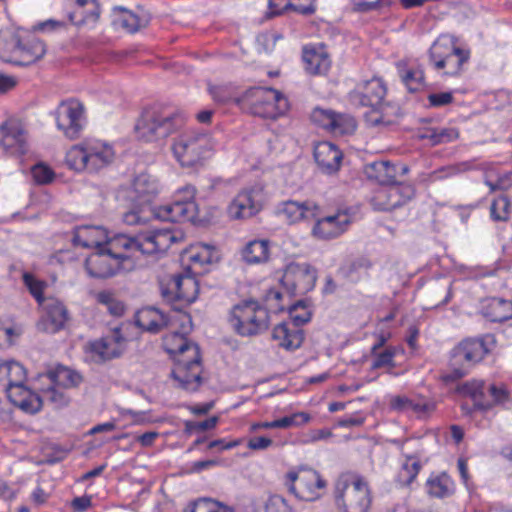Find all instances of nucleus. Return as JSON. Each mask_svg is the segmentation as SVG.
I'll list each match as a JSON object with an SVG mask.
<instances>
[{
  "mask_svg": "<svg viewBox=\"0 0 512 512\" xmlns=\"http://www.w3.org/2000/svg\"><path fill=\"white\" fill-rule=\"evenodd\" d=\"M43 387H38L43 402L48 401L56 407L64 406L68 403L64 389L55 384L41 383Z\"/></svg>",
  "mask_w": 512,
  "mask_h": 512,
  "instance_id": "09e8293b",
  "label": "nucleus"
},
{
  "mask_svg": "<svg viewBox=\"0 0 512 512\" xmlns=\"http://www.w3.org/2000/svg\"><path fill=\"white\" fill-rule=\"evenodd\" d=\"M125 349V339L118 330L98 340L89 342L86 352L96 362H103L118 357Z\"/></svg>",
  "mask_w": 512,
  "mask_h": 512,
  "instance_id": "b1692460",
  "label": "nucleus"
},
{
  "mask_svg": "<svg viewBox=\"0 0 512 512\" xmlns=\"http://www.w3.org/2000/svg\"><path fill=\"white\" fill-rule=\"evenodd\" d=\"M470 59V50L452 35H441L429 49V64L440 75L457 76Z\"/></svg>",
  "mask_w": 512,
  "mask_h": 512,
  "instance_id": "423d86ee",
  "label": "nucleus"
},
{
  "mask_svg": "<svg viewBox=\"0 0 512 512\" xmlns=\"http://www.w3.org/2000/svg\"><path fill=\"white\" fill-rule=\"evenodd\" d=\"M31 174L34 181L38 184H49L55 178L54 170L45 163H37L31 168Z\"/></svg>",
  "mask_w": 512,
  "mask_h": 512,
  "instance_id": "680f3d73",
  "label": "nucleus"
},
{
  "mask_svg": "<svg viewBox=\"0 0 512 512\" xmlns=\"http://www.w3.org/2000/svg\"><path fill=\"white\" fill-rule=\"evenodd\" d=\"M27 378L24 366L14 360L0 361V383L4 386L6 393L14 386H23Z\"/></svg>",
  "mask_w": 512,
  "mask_h": 512,
  "instance_id": "4c0bfd02",
  "label": "nucleus"
},
{
  "mask_svg": "<svg viewBox=\"0 0 512 512\" xmlns=\"http://www.w3.org/2000/svg\"><path fill=\"white\" fill-rule=\"evenodd\" d=\"M264 512H296L288 501L280 495L270 496L265 503Z\"/></svg>",
  "mask_w": 512,
  "mask_h": 512,
  "instance_id": "e2e57ef3",
  "label": "nucleus"
},
{
  "mask_svg": "<svg viewBox=\"0 0 512 512\" xmlns=\"http://www.w3.org/2000/svg\"><path fill=\"white\" fill-rule=\"evenodd\" d=\"M170 150L173 158L182 168H198L212 156L215 142L205 132L187 129L172 139Z\"/></svg>",
  "mask_w": 512,
  "mask_h": 512,
  "instance_id": "20e7f679",
  "label": "nucleus"
},
{
  "mask_svg": "<svg viewBox=\"0 0 512 512\" xmlns=\"http://www.w3.org/2000/svg\"><path fill=\"white\" fill-rule=\"evenodd\" d=\"M209 92L214 101L218 103L226 104L233 102L244 108V102H240L242 95L239 96L236 87L231 84L210 86Z\"/></svg>",
  "mask_w": 512,
  "mask_h": 512,
  "instance_id": "49530a36",
  "label": "nucleus"
},
{
  "mask_svg": "<svg viewBox=\"0 0 512 512\" xmlns=\"http://www.w3.org/2000/svg\"><path fill=\"white\" fill-rule=\"evenodd\" d=\"M270 245L267 240L249 241L242 249L243 260L249 264L263 263L268 260Z\"/></svg>",
  "mask_w": 512,
  "mask_h": 512,
  "instance_id": "c03bdc74",
  "label": "nucleus"
},
{
  "mask_svg": "<svg viewBox=\"0 0 512 512\" xmlns=\"http://www.w3.org/2000/svg\"><path fill=\"white\" fill-rule=\"evenodd\" d=\"M195 196L196 188L186 184L175 191L172 203L158 207L154 215L163 221L194 222L198 218Z\"/></svg>",
  "mask_w": 512,
  "mask_h": 512,
  "instance_id": "ddd939ff",
  "label": "nucleus"
},
{
  "mask_svg": "<svg viewBox=\"0 0 512 512\" xmlns=\"http://www.w3.org/2000/svg\"><path fill=\"white\" fill-rule=\"evenodd\" d=\"M390 408L396 412L415 416L419 419L428 418L436 409V402L422 395H395L390 398Z\"/></svg>",
  "mask_w": 512,
  "mask_h": 512,
  "instance_id": "5701e85b",
  "label": "nucleus"
},
{
  "mask_svg": "<svg viewBox=\"0 0 512 512\" xmlns=\"http://www.w3.org/2000/svg\"><path fill=\"white\" fill-rule=\"evenodd\" d=\"M113 23L123 28L129 33L137 32L140 28L145 27L148 23L146 18L140 17L122 7L115 8Z\"/></svg>",
  "mask_w": 512,
  "mask_h": 512,
  "instance_id": "a18cd8bd",
  "label": "nucleus"
},
{
  "mask_svg": "<svg viewBox=\"0 0 512 512\" xmlns=\"http://www.w3.org/2000/svg\"><path fill=\"white\" fill-rule=\"evenodd\" d=\"M135 323L142 330L155 333L169 326V316L153 307L142 308L135 314Z\"/></svg>",
  "mask_w": 512,
  "mask_h": 512,
  "instance_id": "ea45409f",
  "label": "nucleus"
},
{
  "mask_svg": "<svg viewBox=\"0 0 512 512\" xmlns=\"http://www.w3.org/2000/svg\"><path fill=\"white\" fill-rule=\"evenodd\" d=\"M0 149L10 156H22L29 151L28 132L21 120L8 118L0 124Z\"/></svg>",
  "mask_w": 512,
  "mask_h": 512,
  "instance_id": "dca6fc26",
  "label": "nucleus"
},
{
  "mask_svg": "<svg viewBox=\"0 0 512 512\" xmlns=\"http://www.w3.org/2000/svg\"><path fill=\"white\" fill-rule=\"evenodd\" d=\"M97 301L104 305L113 316H121L124 313V304L109 291L99 292L97 294Z\"/></svg>",
  "mask_w": 512,
  "mask_h": 512,
  "instance_id": "13d9d810",
  "label": "nucleus"
},
{
  "mask_svg": "<svg viewBox=\"0 0 512 512\" xmlns=\"http://www.w3.org/2000/svg\"><path fill=\"white\" fill-rule=\"evenodd\" d=\"M279 213L289 223L310 220L319 215V205L313 200H288L279 206Z\"/></svg>",
  "mask_w": 512,
  "mask_h": 512,
  "instance_id": "c85d7f7f",
  "label": "nucleus"
},
{
  "mask_svg": "<svg viewBox=\"0 0 512 512\" xmlns=\"http://www.w3.org/2000/svg\"><path fill=\"white\" fill-rule=\"evenodd\" d=\"M334 117L335 112L328 109L315 108L311 113L312 122L329 133L333 127Z\"/></svg>",
  "mask_w": 512,
  "mask_h": 512,
  "instance_id": "052dcab7",
  "label": "nucleus"
},
{
  "mask_svg": "<svg viewBox=\"0 0 512 512\" xmlns=\"http://www.w3.org/2000/svg\"><path fill=\"white\" fill-rule=\"evenodd\" d=\"M414 196L410 185L391 184L377 188L371 198V205L376 210L390 211L406 204Z\"/></svg>",
  "mask_w": 512,
  "mask_h": 512,
  "instance_id": "f3484780",
  "label": "nucleus"
},
{
  "mask_svg": "<svg viewBox=\"0 0 512 512\" xmlns=\"http://www.w3.org/2000/svg\"><path fill=\"white\" fill-rule=\"evenodd\" d=\"M296 0H269V15L276 16L284 12H309L311 11L310 6H301L295 4Z\"/></svg>",
  "mask_w": 512,
  "mask_h": 512,
  "instance_id": "8fccbe9b",
  "label": "nucleus"
},
{
  "mask_svg": "<svg viewBox=\"0 0 512 512\" xmlns=\"http://www.w3.org/2000/svg\"><path fill=\"white\" fill-rule=\"evenodd\" d=\"M229 323L240 336L258 335L269 326L268 309L256 301H244L232 308Z\"/></svg>",
  "mask_w": 512,
  "mask_h": 512,
  "instance_id": "6e6552de",
  "label": "nucleus"
},
{
  "mask_svg": "<svg viewBox=\"0 0 512 512\" xmlns=\"http://www.w3.org/2000/svg\"><path fill=\"white\" fill-rule=\"evenodd\" d=\"M289 318L291 323L300 328L301 325L307 323L311 319V310L306 303L300 301L292 305L289 310Z\"/></svg>",
  "mask_w": 512,
  "mask_h": 512,
  "instance_id": "bf43d9fd",
  "label": "nucleus"
},
{
  "mask_svg": "<svg viewBox=\"0 0 512 512\" xmlns=\"http://www.w3.org/2000/svg\"><path fill=\"white\" fill-rule=\"evenodd\" d=\"M21 46V38L18 34L7 32L0 35V58L7 63L13 64L12 59L5 57V54L18 56Z\"/></svg>",
  "mask_w": 512,
  "mask_h": 512,
  "instance_id": "de8ad7c7",
  "label": "nucleus"
},
{
  "mask_svg": "<svg viewBox=\"0 0 512 512\" xmlns=\"http://www.w3.org/2000/svg\"><path fill=\"white\" fill-rule=\"evenodd\" d=\"M314 158L324 173L332 174L340 168L342 152L335 144L322 141L314 146Z\"/></svg>",
  "mask_w": 512,
  "mask_h": 512,
  "instance_id": "7c9ffc66",
  "label": "nucleus"
},
{
  "mask_svg": "<svg viewBox=\"0 0 512 512\" xmlns=\"http://www.w3.org/2000/svg\"><path fill=\"white\" fill-rule=\"evenodd\" d=\"M171 332L163 339L166 352L174 361L172 377L177 385L187 391H196L201 384V357L199 347L186 336L192 331L189 314L173 311L169 315Z\"/></svg>",
  "mask_w": 512,
  "mask_h": 512,
  "instance_id": "f257e3e1",
  "label": "nucleus"
},
{
  "mask_svg": "<svg viewBox=\"0 0 512 512\" xmlns=\"http://www.w3.org/2000/svg\"><path fill=\"white\" fill-rule=\"evenodd\" d=\"M391 512H433L432 509L422 505H411L406 500L396 503Z\"/></svg>",
  "mask_w": 512,
  "mask_h": 512,
  "instance_id": "774afa93",
  "label": "nucleus"
},
{
  "mask_svg": "<svg viewBox=\"0 0 512 512\" xmlns=\"http://www.w3.org/2000/svg\"><path fill=\"white\" fill-rule=\"evenodd\" d=\"M425 489L430 497L445 499L455 493L456 485L447 473H432L426 480Z\"/></svg>",
  "mask_w": 512,
  "mask_h": 512,
  "instance_id": "58836bf2",
  "label": "nucleus"
},
{
  "mask_svg": "<svg viewBox=\"0 0 512 512\" xmlns=\"http://www.w3.org/2000/svg\"><path fill=\"white\" fill-rule=\"evenodd\" d=\"M421 469L422 463L417 454L403 453L400 459L397 481L402 486H409L416 480Z\"/></svg>",
  "mask_w": 512,
  "mask_h": 512,
  "instance_id": "79ce46f5",
  "label": "nucleus"
},
{
  "mask_svg": "<svg viewBox=\"0 0 512 512\" xmlns=\"http://www.w3.org/2000/svg\"><path fill=\"white\" fill-rule=\"evenodd\" d=\"M388 336L381 334L379 336L378 343L372 347V363L371 366L374 369L379 368H391L394 366L393 360L397 353L402 352V349L388 346L382 349L384 343L387 341Z\"/></svg>",
  "mask_w": 512,
  "mask_h": 512,
  "instance_id": "37998d69",
  "label": "nucleus"
},
{
  "mask_svg": "<svg viewBox=\"0 0 512 512\" xmlns=\"http://www.w3.org/2000/svg\"><path fill=\"white\" fill-rule=\"evenodd\" d=\"M199 293V284L195 276L189 271L172 277L163 295L171 301H179L183 305L193 303Z\"/></svg>",
  "mask_w": 512,
  "mask_h": 512,
  "instance_id": "4be33fe9",
  "label": "nucleus"
},
{
  "mask_svg": "<svg viewBox=\"0 0 512 512\" xmlns=\"http://www.w3.org/2000/svg\"><path fill=\"white\" fill-rule=\"evenodd\" d=\"M151 214L147 205L136 204V207L123 214V222L127 225H140L148 221Z\"/></svg>",
  "mask_w": 512,
  "mask_h": 512,
  "instance_id": "6e6d98bb",
  "label": "nucleus"
},
{
  "mask_svg": "<svg viewBox=\"0 0 512 512\" xmlns=\"http://www.w3.org/2000/svg\"><path fill=\"white\" fill-rule=\"evenodd\" d=\"M116 158L114 146L98 138H86L70 146L65 153V165L78 174L96 175L109 167Z\"/></svg>",
  "mask_w": 512,
  "mask_h": 512,
  "instance_id": "7ed1b4c3",
  "label": "nucleus"
},
{
  "mask_svg": "<svg viewBox=\"0 0 512 512\" xmlns=\"http://www.w3.org/2000/svg\"><path fill=\"white\" fill-rule=\"evenodd\" d=\"M480 351L479 339H465L453 349L451 365L454 367L451 373L443 376L444 381H454L463 377L467 369L476 363V357Z\"/></svg>",
  "mask_w": 512,
  "mask_h": 512,
  "instance_id": "aec40b11",
  "label": "nucleus"
},
{
  "mask_svg": "<svg viewBox=\"0 0 512 512\" xmlns=\"http://www.w3.org/2000/svg\"><path fill=\"white\" fill-rule=\"evenodd\" d=\"M312 219L314 224L311 235L317 240L329 241L339 238L348 231L354 220V214L350 208H338L321 215L319 208V215Z\"/></svg>",
  "mask_w": 512,
  "mask_h": 512,
  "instance_id": "4468645a",
  "label": "nucleus"
},
{
  "mask_svg": "<svg viewBox=\"0 0 512 512\" xmlns=\"http://www.w3.org/2000/svg\"><path fill=\"white\" fill-rule=\"evenodd\" d=\"M46 52L45 45L35 37H30L25 42L21 41L18 56L5 54V57L13 60V64L27 66L41 59Z\"/></svg>",
  "mask_w": 512,
  "mask_h": 512,
  "instance_id": "c9c22d12",
  "label": "nucleus"
},
{
  "mask_svg": "<svg viewBox=\"0 0 512 512\" xmlns=\"http://www.w3.org/2000/svg\"><path fill=\"white\" fill-rule=\"evenodd\" d=\"M458 392L464 396L469 397L473 400L474 407H478L480 402L478 397L480 395V383L476 380L469 381L458 387Z\"/></svg>",
  "mask_w": 512,
  "mask_h": 512,
  "instance_id": "0e129e2a",
  "label": "nucleus"
},
{
  "mask_svg": "<svg viewBox=\"0 0 512 512\" xmlns=\"http://www.w3.org/2000/svg\"><path fill=\"white\" fill-rule=\"evenodd\" d=\"M428 104L430 107H444L453 102V93L450 91L447 92H438V93H431L428 95Z\"/></svg>",
  "mask_w": 512,
  "mask_h": 512,
  "instance_id": "69168bd1",
  "label": "nucleus"
},
{
  "mask_svg": "<svg viewBox=\"0 0 512 512\" xmlns=\"http://www.w3.org/2000/svg\"><path fill=\"white\" fill-rule=\"evenodd\" d=\"M482 316L491 322H503L512 318V301L501 297L482 299Z\"/></svg>",
  "mask_w": 512,
  "mask_h": 512,
  "instance_id": "f704fd0d",
  "label": "nucleus"
},
{
  "mask_svg": "<svg viewBox=\"0 0 512 512\" xmlns=\"http://www.w3.org/2000/svg\"><path fill=\"white\" fill-rule=\"evenodd\" d=\"M333 122V127H331L330 133L334 135L351 134L356 129L355 119L347 114L335 113Z\"/></svg>",
  "mask_w": 512,
  "mask_h": 512,
  "instance_id": "603ef678",
  "label": "nucleus"
},
{
  "mask_svg": "<svg viewBox=\"0 0 512 512\" xmlns=\"http://www.w3.org/2000/svg\"><path fill=\"white\" fill-rule=\"evenodd\" d=\"M184 123L180 114H165L156 110H145L135 125L138 139L153 142L166 138Z\"/></svg>",
  "mask_w": 512,
  "mask_h": 512,
  "instance_id": "9d476101",
  "label": "nucleus"
},
{
  "mask_svg": "<svg viewBox=\"0 0 512 512\" xmlns=\"http://www.w3.org/2000/svg\"><path fill=\"white\" fill-rule=\"evenodd\" d=\"M110 239L108 231L102 226L81 225L74 230L73 242L84 248L100 249L106 247Z\"/></svg>",
  "mask_w": 512,
  "mask_h": 512,
  "instance_id": "c756f323",
  "label": "nucleus"
},
{
  "mask_svg": "<svg viewBox=\"0 0 512 512\" xmlns=\"http://www.w3.org/2000/svg\"><path fill=\"white\" fill-rule=\"evenodd\" d=\"M272 339L279 347L292 351L301 346L304 335L301 328L289 321H284L273 328Z\"/></svg>",
  "mask_w": 512,
  "mask_h": 512,
  "instance_id": "2f4dec72",
  "label": "nucleus"
},
{
  "mask_svg": "<svg viewBox=\"0 0 512 512\" xmlns=\"http://www.w3.org/2000/svg\"><path fill=\"white\" fill-rule=\"evenodd\" d=\"M161 185L155 176L147 173L137 175L131 184L122 189L119 197L134 204L147 205L160 192Z\"/></svg>",
  "mask_w": 512,
  "mask_h": 512,
  "instance_id": "a211bd4d",
  "label": "nucleus"
},
{
  "mask_svg": "<svg viewBox=\"0 0 512 512\" xmlns=\"http://www.w3.org/2000/svg\"><path fill=\"white\" fill-rule=\"evenodd\" d=\"M262 201L263 192L260 187L244 189L229 204L227 213L235 220L250 218L261 210Z\"/></svg>",
  "mask_w": 512,
  "mask_h": 512,
  "instance_id": "412c9836",
  "label": "nucleus"
},
{
  "mask_svg": "<svg viewBox=\"0 0 512 512\" xmlns=\"http://www.w3.org/2000/svg\"><path fill=\"white\" fill-rule=\"evenodd\" d=\"M317 279L316 270L306 263H290L281 278L289 293H305L313 289Z\"/></svg>",
  "mask_w": 512,
  "mask_h": 512,
  "instance_id": "6ab92c4d",
  "label": "nucleus"
},
{
  "mask_svg": "<svg viewBox=\"0 0 512 512\" xmlns=\"http://www.w3.org/2000/svg\"><path fill=\"white\" fill-rule=\"evenodd\" d=\"M284 485L296 499L312 502L322 497L327 483L316 470L299 467L285 475Z\"/></svg>",
  "mask_w": 512,
  "mask_h": 512,
  "instance_id": "9b49d317",
  "label": "nucleus"
},
{
  "mask_svg": "<svg viewBox=\"0 0 512 512\" xmlns=\"http://www.w3.org/2000/svg\"><path fill=\"white\" fill-rule=\"evenodd\" d=\"M23 281L25 286L28 288L29 292L36 299L39 305H41L46 298L43 297V293L45 288L47 287V283L43 280L36 278L31 273L23 274Z\"/></svg>",
  "mask_w": 512,
  "mask_h": 512,
  "instance_id": "5fc2aeb1",
  "label": "nucleus"
},
{
  "mask_svg": "<svg viewBox=\"0 0 512 512\" xmlns=\"http://www.w3.org/2000/svg\"><path fill=\"white\" fill-rule=\"evenodd\" d=\"M407 171L406 166L398 167L387 160L375 161L367 167L368 177L380 183L381 186L397 184L396 178L399 173L405 174Z\"/></svg>",
  "mask_w": 512,
  "mask_h": 512,
  "instance_id": "72a5a7b5",
  "label": "nucleus"
},
{
  "mask_svg": "<svg viewBox=\"0 0 512 512\" xmlns=\"http://www.w3.org/2000/svg\"><path fill=\"white\" fill-rule=\"evenodd\" d=\"M283 294L277 289H271L266 294V302L269 309L278 312L284 309L281 304Z\"/></svg>",
  "mask_w": 512,
  "mask_h": 512,
  "instance_id": "338daca9",
  "label": "nucleus"
},
{
  "mask_svg": "<svg viewBox=\"0 0 512 512\" xmlns=\"http://www.w3.org/2000/svg\"><path fill=\"white\" fill-rule=\"evenodd\" d=\"M311 416L306 412H296L289 416L274 420L276 428L287 429L290 427H299L310 422Z\"/></svg>",
  "mask_w": 512,
  "mask_h": 512,
  "instance_id": "4d7b16f0",
  "label": "nucleus"
},
{
  "mask_svg": "<svg viewBox=\"0 0 512 512\" xmlns=\"http://www.w3.org/2000/svg\"><path fill=\"white\" fill-rule=\"evenodd\" d=\"M386 95V86L380 78H372L370 80L358 83L349 98L352 104L358 106L370 107L371 110L366 114V121L372 126L385 125L393 123L392 117L388 110L394 108L384 105L383 100Z\"/></svg>",
  "mask_w": 512,
  "mask_h": 512,
  "instance_id": "39448f33",
  "label": "nucleus"
},
{
  "mask_svg": "<svg viewBox=\"0 0 512 512\" xmlns=\"http://www.w3.org/2000/svg\"><path fill=\"white\" fill-rule=\"evenodd\" d=\"M184 512H234V510L211 499H199L190 504Z\"/></svg>",
  "mask_w": 512,
  "mask_h": 512,
  "instance_id": "864d4df0",
  "label": "nucleus"
},
{
  "mask_svg": "<svg viewBox=\"0 0 512 512\" xmlns=\"http://www.w3.org/2000/svg\"><path fill=\"white\" fill-rule=\"evenodd\" d=\"M7 397L15 406L30 414L39 412L43 405L41 395L32 392L24 385L9 389Z\"/></svg>",
  "mask_w": 512,
  "mask_h": 512,
  "instance_id": "473e14b6",
  "label": "nucleus"
},
{
  "mask_svg": "<svg viewBox=\"0 0 512 512\" xmlns=\"http://www.w3.org/2000/svg\"><path fill=\"white\" fill-rule=\"evenodd\" d=\"M131 237L118 234L112 237L107 246L89 255L85 269L90 277L109 278L121 271L131 270L135 262L130 249Z\"/></svg>",
  "mask_w": 512,
  "mask_h": 512,
  "instance_id": "f03ea898",
  "label": "nucleus"
},
{
  "mask_svg": "<svg viewBox=\"0 0 512 512\" xmlns=\"http://www.w3.org/2000/svg\"><path fill=\"white\" fill-rule=\"evenodd\" d=\"M219 259L220 252L215 245L201 242L191 244L181 255L182 262L188 264L194 273L205 270L206 266L218 262Z\"/></svg>",
  "mask_w": 512,
  "mask_h": 512,
  "instance_id": "a878e982",
  "label": "nucleus"
},
{
  "mask_svg": "<svg viewBox=\"0 0 512 512\" xmlns=\"http://www.w3.org/2000/svg\"><path fill=\"white\" fill-rule=\"evenodd\" d=\"M240 102H244V108L250 113L265 119H277L289 110L288 99L273 88H250L242 94Z\"/></svg>",
  "mask_w": 512,
  "mask_h": 512,
  "instance_id": "0eeeda50",
  "label": "nucleus"
},
{
  "mask_svg": "<svg viewBox=\"0 0 512 512\" xmlns=\"http://www.w3.org/2000/svg\"><path fill=\"white\" fill-rule=\"evenodd\" d=\"M40 307L42 309L41 319L38 323L40 330L47 333H56L64 328L69 319V314L60 300L48 297Z\"/></svg>",
  "mask_w": 512,
  "mask_h": 512,
  "instance_id": "393cba45",
  "label": "nucleus"
},
{
  "mask_svg": "<svg viewBox=\"0 0 512 512\" xmlns=\"http://www.w3.org/2000/svg\"><path fill=\"white\" fill-rule=\"evenodd\" d=\"M457 136L458 132L456 128L441 127L428 130L425 134L422 135V138L430 140L432 145H437L443 142L451 141L457 138Z\"/></svg>",
  "mask_w": 512,
  "mask_h": 512,
  "instance_id": "3c124183",
  "label": "nucleus"
},
{
  "mask_svg": "<svg viewBox=\"0 0 512 512\" xmlns=\"http://www.w3.org/2000/svg\"><path fill=\"white\" fill-rule=\"evenodd\" d=\"M485 184L490 192H499V195L492 200L490 216L495 221H505L509 216L510 202L504 191L511 186V180L507 175L496 176L487 174Z\"/></svg>",
  "mask_w": 512,
  "mask_h": 512,
  "instance_id": "bb28decb",
  "label": "nucleus"
},
{
  "mask_svg": "<svg viewBox=\"0 0 512 512\" xmlns=\"http://www.w3.org/2000/svg\"><path fill=\"white\" fill-rule=\"evenodd\" d=\"M55 117L57 128L71 140L78 138L86 125L84 106L75 99L61 102L56 109Z\"/></svg>",
  "mask_w": 512,
  "mask_h": 512,
  "instance_id": "2eb2a0df",
  "label": "nucleus"
},
{
  "mask_svg": "<svg viewBox=\"0 0 512 512\" xmlns=\"http://www.w3.org/2000/svg\"><path fill=\"white\" fill-rule=\"evenodd\" d=\"M39 381L41 383L55 384L65 389L79 385L82 377L79 373L68 367L59 366L54 371L41 375Z\"/></svg>",
  "mask_w": 512,
  "mask_h": 512,
  "instance_id": "a19ab883",
  "label": "nucleus"
},
{
  "mask_svg": "<svg viewBox=\"0 0 512 512\" xmlns=\"http://www.w3.org/2000/svg\"><path fill=\"white\" fill-rule=\"evenodd\" d=\"M184 232L173 225L159 229H153L145 233L131 237L130 249L135 256L136 253L155 254L166 252L172 245L183 242Z\"/></svg>",
  "mask_w": 512,
  "mask_h": 512,
  "instance_id": "f8f14e48",
  "label": "nucleus"
},
{
  "mask_svg": "<svg viewBox=\"0 0 512 512\" xmlns=\"http://www.w3.org/2000/svg\"><path fill=\"white\" fill-rule=\"evenodd\" d=\"M335 500L345 512H368L371 493L367 482L358 476H341L335 486Z\"/></svg>",
  "mask_w": 512,
  "mask_h": 512,
  "instance_id": "1a4fd4ad",
  "label": "nucleus"
},
{
  "mask_svg": "<svg viewBox=\"0 0 512 512\" xmlns=\"http://www.w3.org/2000/svg\"><path fill=\"white\" fill-rule=\"evenodd\" d=\"M305 70L313 75L324 74L330 67V59L322 46L307 45L303 49Z\"/></svg>",
  "mask_w": 512,
  "mask_h": 512,
  "instance_id": "e433bc0d",
  "label": "nucleus"
},
{
  "mask_svg": "<svg viewBox=\"0 0 512 512\" xmlns=\"http://www.w3.org/2000/svg\"><path fill=\"white\" fill-rule=\"evenodd\" d=\"M401 82L410 92H417L425 85L422 65L415 58H403L395 63Z\"/></svg>",
  "mask_w": 512,
  "mask_h": 512,
  "instance_id": "cd10ccee",
  "label": "nucleus"
}]
</instances>
